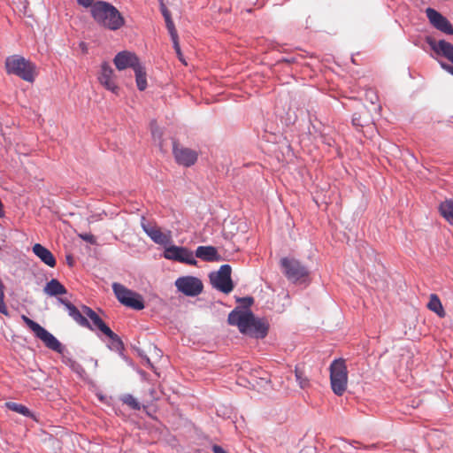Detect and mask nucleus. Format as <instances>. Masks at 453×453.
<instances>
[{
    "instance_id": "f257e3e1",
    "label": "nucleus",
    "mask_w": 453,
    "mask_h": 453,
    "mask_svg": "<svg viewBox=\"0 0 453 453\" xmlns=\"http://www.w3.org/2000/svg\"><path fill=\"white\" fill-rule=\"evenodd\" d=\"M227 322L236 326L242 334L257 339H264L269 329L266 320L256 318L250 310L234 309L228 315Z\"/></svg>"
},
{
    "instance_id": "f03ea898",
    "label": "nucleus",
    "mask_w": 453,
    "mask_h": 453,
    "mask_svg": "<svg viewBox=\"0 0 453 453\" xmlns=\"http://www.w3.org/2000/svg\"><path fill=\"white\" fill-rule=\"evenodd\" d=\"M94 20L111 31L121 28L125 24V19L119 10L111 4L105 1H96L90 9Z\"/></svg>"
},
{
    "instance_id": "7ed1b4c3",
    "label": "nucleus",
    "mask_w": 453,
    "mask_h": 453,
    "mask_svg": "<svg viewBox=\"0 0 453 453\" xmlns=\"http://www.w3.org/2000/svg\"><path fill=\"white\" fill-rule=\"evenodd\" d=\"M5 70L8 74H13L20 79L33 82L36 75V65L19 55H12L5 59Z\"/></svg>"
},
{
    "instance_id": "20e7f679",
    "label": "nucleus",
    "mask_w": 453,
    "mask_h": 453,
    "mask_svg": "<svg viewBox=\"0 0 453 453\" xmlns=\"http://www.w3.org/2000/svg\"><path fill=\"white\" fill-rule=\"evenodd\" d=\"M330 383L333 392L341 396L347 389L348 370L345 360L338 358L330 365Z\"/></svg>"
},
{
    "instance_id": "39448f33",
    "label": "nucleus",
    "mask_w": 453,
    "mask_h": 453,
    "mask_svg": "<svg viewBox=\"0 0 453 453\" xmlns=\"http://www.w3.org/2000/svg\"><path fill=\"white\" fill-rule=\"evenodd\" d=\"M111 287L116 298L121 304L135 311L144 309V301L140 294L118 282L112 283Z\"/></svg>"
},
{
    "instance_id": "423d86ee",
    "label": "nucleus",
    "mask_w": 453,
    "mask_h": 453,
    "mask_svg": "<svg viewBox=\"0 0 453 453\" xmlns=\"http://www.w3.org/2000/svg\"><path fill=\"white\" fill-rule=\"evenodd\" d=\"M231 272V266L226 264L222 265L219 271L211 272L209 278L212 287L222 293H230L234 288Z\"/></svg>"
},
{
    "instance_id": "0eeeda50",
    "label": "nucleus",
    "mask_w": 453,
    "mask_h": 453,
    "mask_svg": "<svg viewBox=\"0 0 453 453\" xmlns=\"http://www.w3.org/2000/svg\"><path fill=\"white\" fill-rule=\"evenodd\" d=\"M280 265L285 276L293 282L304 280L309 276V270L299 260L289 257L280 259Z\"/></svg>"
},
{
    "instance_id": "6e6552de",
    "label": "nucleus",
    "mask_w": 453,
    "mask_h": 453,
    "mask_svg": "<svg viewBox=\"0 0 453 453\" xmlns=\"http://www.w3.org/2000/svg\"><path fill=\"white\" fill-rule=\"evenodd\" d=\"M141 226L145 234L157 244L164 245L172 242V232H162L155 222H149L145 217L141 219Z\"/></svg>"
},
{
    "instance_id": "1a4fd4ad",
    "label": "nucleus",
    "mask_w": 453,
    "mask_h": 453,
    "mask_svg": "<svg viewBox=\"0 0 453 453\" xmlns=\"http://www.w3.org/2000/svg\"><path fill=\"white\" fill-rule=\"evenodd\" d=\"M175 286L178 291L187 296H196L203 291V285L202 280L195 276H181L175 280Z\"/></svg>"
},
{
    "instance_id": "9d476101",
    "label": "nucleus",
    "mask_w": 453,
    "mask_h": 453,
    "mask_svg": "<svg viewBox=\"0 0 453 453\" xmlns=\"http://www.w3.org/2000/svg\"><path fill=\"white\" fill-rule=\"evenodd\" d=\"M164 257L168 260L178 261L190 265H196L197 263L191 250L186 247L176 245L165 247L164 251Z\"/></svg>"
},
{
    "instance_id": "9b49d317",
    "label": "nucleus",
    "mask_w": 453,
    "mask_h": 453,
    "mask_svg": "<svg viewBox=\"0 0 453 453\" xmlns=\"http://www.w3.org/2000/svg\"><path fill=\"white\" fill-rule=\"evenodd\" d=\"M173 153L176 162L186 167L193 165L198 157L196 150L180 146L175 141L173 143Z\"/></svg>"
},
{
    "instance_id": "f8f14e48",
    "label": "nucleus",
    "mask_w": 453,
    "mask_h": 453,
    "mask_svg": "<svg viewBox=\"0 0 453 453\" xmlns=\"http://www.w3.org/2000/svg\"><path fill=\"white\" fill-rule=\"evenodd\" d=\"M426 14L430 24L434 28L446 35H453V27L451 23L441 13L431 7H428L426 10Z\"/></svg>"
},
{
    "instance_id": "ddd939ff",
    "label": "nucleus",
    "mask_w": 453,
    "mask_h": 453,
    "mask_svg": "<svg viewBox=\"0 0 453 453\" xmlns=\"http://www.w3.org/2000/svg\"><path fill=\"white\" fill-rule=\"evenodd\" d=\"M113 62L116 65V68L119 71L127 67H131L134 71L135 68L142 65L134 53L127 50L119 52L115 56Z\"/></svg>"
},
{
    "instance_id": "4468645a",
    "label": "nucleus",
    "mask_w": 453,
    "mask_h": 453,
    "mask_svg": "<svg viewBox=\"0 0 453 453\" xmlns=\"http://www.w3.org/2000/svg\"><path fill=\"white\" fill-rule=\"evenodd\" d=\"M426 43L438 55L446 58L453 64V44L445 41H435L432 36L426 37Z\"/></svg>"
},
{
    "instance_id": "2eb2a0df",
    "label": "nucleus",
    "mask_w": 453,
    "mask_h": 453,
    "mask_svg": "<svg viewBox=\"0 0 453 453\" xmlns=\"http://www.w3.org/2000/svg\"><path fill=\"white\" fill-rule=\"evenodd\" d=\"M99 82L108 90L118 94L119 87L113 80V69L107 62L101 65V71L98 76Z\"/></svg>"
},
{
    "instance_id": "dca6fc26",
    "label": "nucleus",
    "mask_w": 453,
    "mask_h": 453,
    "mask_svg": "<svg viewBox=\"0 0 453 453\" xmlns=\"http://www.w3.org/2000/svg\"><path fill=\"white\" fill-rule=\"evenodd\" d=\"M58 301L65 307L68 315L81 326L88 328L94 331V327L91 326L88 319L80 311L77 307L66 299L59 298Z\"/></svg>"
},
{
    "instance_id": "f3484780",
    "label": "nucleus",
    "mask_w": 453,
    "mask_h": 453,
    "mask_svg": "<svg viewBox=\"0 0 453 453\" xmlns=\"http://www.w3.org/2000/svg\"><path fill=\"white\" fill-rule=\"evenodd\" d=\"M35 334L45 344L48 349L59 354L64 352L65 347L62 345V343L44 327L41 326L39 330L35 333Z\"/></svg>"
},
{
    "instance_id": "a211bd4d",
    "label": "nucleus",
    "mask_w": 453,
    "mask_h": 453,
    "mask_svg": "<svg viewBox=\"0 0 453 453\" xmlns=\"http://www.w3.org/2000/svg\"><path fill=\"white\" fill-rule=\"evenodd\" d=\"M81 311L84 315L91 320V326L94 327V331L96 329L100 330L104 334H111V328L104 322V320L99 317V315L93 311L90 307L87 305L81 306Z\"/></svg>"
},
{
    "instance_id": "6ab92c4d",
    "label": "nucleus",
    "mask_w": 453,
    "mask_h": 453,
    "mask_svg": "<svg viewBox=\"0 0 453 453\" xmlns=\"http://www.w3.org/2000/svg\"><path fill=\"white\" fill-rule=\"evenodd\" d=\"M196 257L206 262H215L221 259L217 249L213 246H198L196 250Z\"/></svg>"
},
{
    "instance_id": "aec40b11",
    "label": "nucleus",
    "mask_w": 453,
    "mask_h": 453,
    "mask_svg": "<svg viewBox=\"0 0 453 453\" xmlns=\"http://www.w3.org/2000/svg\"><path fill=\"white\" fill-rule=\"evenodd\" d=\"M33 252L36 257H38L42 262L47 265L50 267H54L56 265V259L50 250L45 248L40 243H36L33 246Z\"/></svg>"
},
{
    "instance_id": "412c9836",
    "label": "nucleus",
    "mask_w": 453,
    "mask_h": 453,
    "mask_svg": "<svg viewBox=\"0 0 453 453\" xmlns=\"http://www.w3.org/2000/svg\"><path fill=\"white\" fill-rule=\"evenodd\" d=\"M43 291L50 296L65 295L67 292L65 286L57 279L50 280L44 287Z\"/></svg>"
},
{
    "instance_id": "4be33fe9",
    "label": "nucleus",
    "mask_w": 453,
    "mask_h": 453,
    "mask_svg": "<svg viewBox=\"0 0 453 453\" xmlns=\"http://www.w3.org/2000/svg\"><path fill=\"white\" fill-rule=\"evenodd\" d=\"M439 211L446 221L453 226V199H446L444 202H441L439 206Z\"/></svg>"
},
{
    "instance_id": "5701e85b",
    "label": "nucleus",
    "mask_w": 453,
    "mask_h": 453,
    "mask_svg": "<svg viewBox=\"0 0 453 453\" xmlns=\"http://www.w3.org/2000/svg\"><path fill=\"white\" fill-rule=\"evenodd\" d=\"M427 308L436 313L440 318H444L446 313L441 304V302L437 295L431 294L430 299L427 303Z\"/></svg>"
},
{
    "instance_id": "b1692460",
    "label": "nucleus",
    "mask_w": 453,
    "mask_h": 453,
    "mask_svg": "<svg viewBox=\"0 0 453 453\" xmlns=\"http://www.w3.org/2000/svg\"><path fill=\"white\" fill-rule=\"evenodd\" d=\"M135 73L136 86L140 91H143L147 88V79L145 68L142 65L135 68L134 71Z\"/></svg>"
},
{
    "instance_id": "393cba45",
    "label": "nucleus",
    "mask_w": 453,
    "mask_h": 453,
    "mask_svg": "<svg viewBox=\"0 0 453 453\" xmlns=\"http://www.w3.org/2000/svg\"><path fill=\"white\" fill-rule=\"evenodd\" d=\"M110 339L109 348L111 350L121 353L124 349V344L121 339L111 329V334H105Z\"/></svg>"
},
{
    "instance_id": "a878e982",
    "label": "nucleus",
    "mask_w": 453,
    "mask_h": 453,
    "mask_svg": "<svg viewBox=\"0 0 453 453\" xmlns=\"http://www.w3.org/2000/svg\"><path fill=\"white\" fill-rule=\"evenodd\" d=\"M5 406L7 409L17 413H19L25 417H33V413L31 412V411L23 404L17 403L14 402H7L5 403Z\"/></svg>"
},
{
    "instance_id": "bb28decb",
    "label": "nucleus",
    "mask_w": 453,
    "mask_h": 453,
    "mask_svg": "<svg viewBox=\"0 0 453 453\" xmlns=\"http://www.w3.org/2000/svg\"><path fill=\"white\" fill-rule=\"evenodd\" d=\"M295 376L301 388L304 389L310 387V380L299 366H296L295 368Z\"/></svg>"
},
{
    "instance_id": "cd10ccee",
    "label": "nucleus",
    "mask_w": 453,
    "mask_h": 453,
    "mask_svg": "<svg viewBox=\"0 0 453 453\" xmlns=\"http://www.w3.org/2000/svg\"><path fill=\"white\" fill-rule=\"evenodd\" d=\"M121 401L123 403L128 405L131 409L134 411L141 410L140 403L130 394H126L121 397Z\"/></svg>"
},
{
    "instance_id": "c85d7f7f",
    "label": "nucleus",
    "mask_w": 453,
    "mask_h": 453,
    "mask_svg": "<svg viewBox=\"0 0 453 453\" xmlns=\"http://www.w3.org/2000/svg\"><path fill=\"white\" fill-rule=\"evenodd\" d=\"M21 319L25 322V324L34 332V334L37 332L39 328L42 326L37 322L32 320L26 315H22Z\"/></svg>"
},
{
    "instance_id": "c756f323",
    "label": "nucleus",
    "mask_w": 453,
    "mask_h": 453,
    "mask_svg": "<svg viewBox=\"0 0 453 453\" xmlns=\"http://www.w3.org/2000/svg\"><path fill=\"white\" fill-rule=\"evenodd\" d=\"M352 124L357 127H362L365 126V123L361 120L360 114L355 113L352 117Z\"/></svg>"
},
{
    "instance_id": "7c9ffc66",
    "label": "nucleus",
    "mask_w": 453,
    "mask_h": 453,
    "mask_svg": "<svg viewBox=\"0 0 453 453\" xmlns=\"http://www.w3.org/2000/svg\"><path fill=\"white\" fill-rule=\"evenodd\" d=\"M165 24H166V27L168 29V32H169L171 37L178 35L173 20H167V22H165Z\"/></svg>"
},
{
    "instance_id": "2f4dec72",
    "label": "nucleus",
    "mask_w": 453,
    "mask_h": 453,
    "mask_svg": "<svg viewBox=\"0 0 453 453\" xmlns=\"http://www.w3.org/2000/svg\"><path fill=\"white\" fill-rule=\"evenodd\" d=\"M238 302H240L245 308L248 309L253 303L254 300L250 296H246L239 298Z\"/></svg>"
},
{
    "instance_id": "473e14b6",
    "label": "nucleus",
    "mask_w": 453,
    "mask_h": 453,
    "mask_svg": "<svg viewBox=\"0 0 453 453\" xmlns=\"http://www.w3.org/2000/svg\"><path fill=\"white\" fill-rule=\"evenodd\" d=\"M80 237L82 240H84V241H86V242H89L91 244H95L96 243V238L91 234H81Z\"/></svg>"
},
{
    "instance_id": "72a5a7b5",
    "label": "nucleus",
    "mask_w": 453,
    "mask_h": 453,
    "mask_svg": "<svg viewBox=\"0 0 453 453\" xmlns=\"http://www.w3.org/2000/svg\"><path fill=\"white\" fill-rule=\"evenodd\" d=\"M78 4L82 5L83 7H90L92 8V5L95 3V0H77Z\"/></svg>"
},
{
    "instance_id": "f704fd0d",
    "label": "nucleus",
    "mask_w": 453,
    "mask_h": 453,
    "mask_svg": "<svg viewBox=\"0 0 453 453\" xmlns=\"http://www.w3.org/2000/svg\"><path fill=\"white\" fill-rule=\"evenodd\" d=\"M441 66L445 70L447 71L449 73H450L451 75H453V65H450L447 63H443L441 62Z\"/></svg>"
},
{
    "instance_id": "c9c22d12",
    "label": "nucleus",
    "mask_w": 453,
    "mask_h": 453,
    "mask_svg": "<svg viewBox=\"0 0 453 453\" xmlns=\"http://www.w3.org/2000/svg\"><path fill=\"white\" fill-rule=\"evenodd\" d=\"M171 38H172V41H173V49L175 50V51H179L180 47V44H179L178 35L172 36Z\"/></svg>"
},
{
    "instance_id": "e433bc0d",
    "label": "nucleus",
    "mask_w": 453,
    "mask_h": 453,
    "mask_svg": "<svg viewBox=\"0 0 453 453\" xmlns=\"http://www.w3.org/2000/svg\"><path fill=\"white\" fill-rule=\"evenodd\" d=\"M162 14L165 18V22H167V20H172L170 12L165 7H162Z\"/></svg>"
},
{
    "instance_id": "4c0bfd02",
    "label": "nucleus",
    "mask_w": 453,
    "mask_h": 453,
    "mask_svg": "<svg viewBox=\"0 0 453 453\" xmlns=\"http://www.w3.org/2000/svg\"><path fill=\"white\" fill-rule=\"evenodd\" d=\"M212 451L213 453H227L222 447L219 445H213Z\"/></svg>"
},
{
    "instance_id": "58836bf2",
    "label": "nucleus",
    "mask_w": 453,
    "mask_h": 453,
    "mask_svg": "<svg viewBox=\"0 0 453 453\" xmlns=\"http://www.w3.org/2000/svg\"><path fill=\"white\" fill-rule=\"evenodd\" d=\"M175 52H176V54H177V56H178V58H179L181 62H183L185 65H187V64L185 63L184 59H183V56H182V53H181L180 49L179 50V51H175Z\"/></svg>"
},
{
    "instance_id": "ea45409f",
    "label": "nucleus",
    "mask_w": 453,
    "mask_h": 453,
    "mask_svg": "<svg viewBox=\"0 0 453 453\" xmlns=\"http://www.w3.org/2000/svg\"><path fill=\"white\" fill-rule=\"evenodd\" d=\"M80 47L81 48V50H82V51H83L84 53H86V52H87V46H86L85 42H81V43H80Z\"/></svg>"
},
{
    "instance_id": "a19ab883",
    "label": "nucleus",
    "mask_w": 453,
    "mask_h": 453,
    "mask_svg": "<svg viewBox=\"0 0 453 453\" xmlns=\"http://www.w3.org/2000/svg\"><path fill=\"white\" fill-rule=\"evenodd\" d=\"M67 264L72 266L73 265V257H66Z\"/></svg>"
},
{
    "instance_id": "79ce46f5",
    "label": "nucleus",
    "mask_w": 453,
    "mask_h": 453,
    "mask_svg": "<svg viewBox=\"0 0 453 453\" xmlns=\"http://www.w3.org/2000/svg\"><path fill=\"white\" fill-rule=\"evenodd\" d=\"M371 93L372 94V96H370V100H371V102H372V104H374L373 98H374V99H377V96H376L375 94H373L372 91H371Z\"/></svg>"
},
{
    "instance_id": "37998d69",
    "label": "nucleus",
    "mask_w": 453,
    "mask_h": 453,
    "mask_svg": "<svg viewBox=\"0 0 453 453\" xmlns=\"http://www.w3.org/2000/svg\"><path fill=\"white\" fill-rule=\"evenodd\" d=\"M363 448H364L365 449H373V448H375V445H374V444H372V445H370V446H364Z\"/></svg>"
},
{
    "instance_id": "c03bdc74",
    "label": "nucleus",
    "mask_w": 453,
    "mask_h": 453,
    "mask_svg": "<svg viewBox=\"0 0 453 453\" xmlns=\"http://www.w3.org/2000/svg\"><path fill=\"white\" fill-rule=\"evenodd\" d=\"M263 380H265V383H269L270 380L268 379H262Z\"/></svg>"
}]
</instances>
